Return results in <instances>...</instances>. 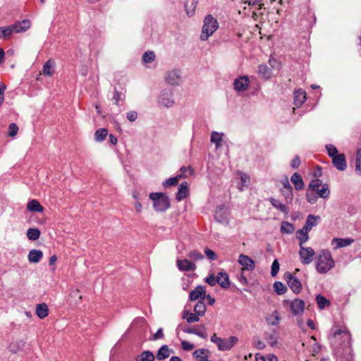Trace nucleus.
Returning <instances> with one entry per match:
<instances>
[{
  "label": "nucleus",
  "mask_w": 361,
  "mask_h": 361,
  "mask_svg": "<svg viewBox=\"0 0 361 361\" xmlns=\"http://www.w3.org/2000/svg\"><path fill=\"white\" fill-rule=\"evenodd\" d=\"M350 339V335L345 329L335 331L330 338L331 344L335 348L334 354L340 361H348L351 359Z\"/></svg>",
  "instance_id": "f257e3e1"
},
{
  "label": "nucleus",
  "mask_w": 361,
  "mask_h": 361,
  "mask_svg": "<svg viewBox=\"0 0 361 361\" xmlns=\"http://www.w3.org/2000/svg\"><path fill=\"white\" fill-rule=\"evenodd\" d=\"M335 266V262L329 250H322L316 260V270L319 274H326Z\"/></svg>",
  "instance_id": "f03ea898"
},
{
  "label": "nucleus",
  "mask_w": 361,
  "mask_h": 361,
  "mask_svg": "<svg viewBox=\"0 0 361 361\" xmlns=\"http://www.w3.org/2000/svg\"><path fill=\"white\" fill-rule=\"evenodd\" d=\"M219 27V23L217 20L212 15H207L203 20V25L202 27V32L200 35V39L206 41L211 37Z\"/></svg>",
  "instance_id": "7ed1b4c3"
},
{
  "label": "nucleus",
  "mask_w": 361,
  "mask_h": 361,
  "mask_svg": "<svg viewBox=\"0 0 361 361\" xmlns=\"http://www.w3.org/2000/svg\"><path fill=\"white\" fill-rule=\"evenodd\" d=\"M149 199L153 202V208L157 212H165L170 207V201L163 192H151Z\"/></svg>",
  "instance_id": "20e7f679"
},
{
  "label": "nucleus",
  "mask_w": 361,
  "mask_h": 361,
  "mask_svg": "<svg viewBox=\"0 0 361 361\" xmlns=\"http://www.w3.org/2000/svg\"><path fill=\"white\" fill-rule=\"evenodd\" d=\"M159 106L164 108H171L175 104L173 92L169 88H164L160 91L157 97Z\"/></svg>",
  "instance_id": "39448f33"
},
{
  "label": "nucleus",
  "mask_w": 361,
  "mask_h": 361,
  "mask_svg": "<svg viewBox=\"0 0 361 361\" xmlns=\"http://www.w3.org/2000/svg\"><path fill=\"white\" fill-rule=\"evenodd\" d=\"M285 307H288L291 313L295 316L302 314L305 302L304 300L300 298H295L294 300H285L283 302Z\"/></svg>",
  "instance_id": "423d86ee"
},
{
  "label": "nucleus",
  "mask_w": 361,
  "mask_h": 361,
  "mask_svg": "<svg viewBox=\"0 0 361 361\" xmlns=\"http://www.w3.org/2000/svg\"><path fill=\"white\" fill-rule=\"evenodd\" d=\"M165 82L171 86H178L182 82V72L178 68H174L166 73Z\"/></svg>",
  "instance_id": "0eeeda50"
},
{
  "label": "nucleus",
  "mask_w": 361,
  "mask_h": 361,
  "mask_svg": "<svg viewBox=\"0 0 361 361\" xmlns=\"http://www.w3.org/2000/svg\"><path fill=\"white\" fill-rule=\"evenodd\" d=\"M299 247L298 255L301 263L305 265L311 264L315 255L314 250L310 247H305L304 245H300Z\"/></svg>",
  "instance_id": "6e6552de"
},
{
  "label": "nucleus",
  "mask_w": 361,
  "mask_h": 361,
  "mask_svg": "<svg viewBox=\"0 0 361 361\" xmlns=\"http://www.w3.org/2000/svg\"><path fill=\"white\" fill-rule=\"evenodd\" d=\"M284 279L286 281L290 288L295 293H299L302 290V283L298 279L291 273L287 272L284 274Z\"/></svg>",
  "instance_id": "1a4fd4ad"
},
{
  "label": "nucleus",
  "mask_w": 361,
  "mask_h": 361,
  "mask_svg": "<svg viewBox=\"0 0 361 361\" xmlns=\"http://www.w3.org/2000/svg\"><path fill=\"white\" fill-rule=\"evenodd\" d=\"M238 338L235 336H232L226 338H221L218 346V349L221 351L230 350L238 343Z\"/></svg>",
  "instance_id": "9d476101"
},
{
  "label": "nucleus",
  "mask_w": 361,
  "mask_h": 361,
  "mask_svg": "<svg viewBox=\"0 0 361 361\" xmlns=\"http://www.w3.org/2000/svg\"><path fill=\"white\" fill-rule=\"evenodd\" d=\"M250 85L249 78L246 75L240 76L233 82V88L236 92H245Z\"/></svg>",
  "instance_id": "9b49d317"
},
{
  "label": "nucleus",
  "mask_w": 361,
  "mask_h": 361,
  "mask_svg": "<svg viewBox=\"0 0 361 361\" xmlns=\"http://www.w3.org/2000/svg\"><path fill=\"white\" fill-rule=\"evenodd\" d=\"M238 262L242 266L241 271H252L255 269V262L247 255L240 254Z\"/></svg>",
  "instance_id": "f8f14e48"
},
{
  "label": "nucleus",
  "mask_w": 361,
  "mask_h": 361,
  "mask_svg": "<svg viewBox=\"0 0 361 361\" xmlns=\"http://www.w3.org/2000/svg\"><path fill=\"white\" fill-rule=\"evenodd\" d=\"M216 220L223 225L227 226L229 224L228 214L222 207H218L215 212Z\"/></svg>",
  "instance_id": "ddd939ff"
},
{
  "label": "nucleus",
  "mask_w": 361,
  "mask_h": 361,
  "mask_svg": "<svg viewBox=\"0 0 361 361\" xmlns=\"http://www.w3.org/2000/svg\"><path fill=\"white\" fill-rule=\"evenodd\" d=\"M205 295V288L202 286H198L195 288V290L190 293L189 298L190 300H196L199 299H200V300H204Z\"/></svg>",
  "instance_id": "4468645a"
},
{
  "label": "nucleus",
  "mask_w": 361,
  "mask_h": 361,
  "mask_svg": "<svg viewBox=\"0 0 361 361\" xmlns=\"http://www.w3.org/2000/svg\"><path fill=\"white\" fill-rule=\"evenodd\" d=\"M334 166L339 171H344L347 168L345 157L343 154H339L332 158Z\"/></svg>",
  "instance_id": "2eb2a0df"
},
{
  "label": "nucleus",
  "mask_w": 361,
  "mask_h": 361,
  "mask_svg": "<svg viewBox=\"0 0 361 361\" xmlns=\"http://www.w3.org/2000/svg\"><path fill=\"white\" fill-rule=\"evenodd\" d=\"M354 242L352 238H334L331 240V245L334 249L337 250L341 247H344L350 245Z\"/></svg>",
  "instance_id": "dca6fc26"
},
{
  "label": "nucleus",
  "mask_w": 361,
  "mask_h": 361,
  "mask_svg": "<svg viewBox=\"0 0 361 361\" xmlns=\"http://www.w3.org/2000/svg\"><path fill=\"white\" fill-rule=\"evenodd\" d=\"M177 267L180 271H194L196 269V265L195 263L189 261L188 259H178Z\"/></svg>",
  "instance_id": "f3484780"
},
{
  "label": "nucleus",
  "mask_w": 361,
  "mask_h": 361,
  "mask_svg": "<svg viewBox=\"0 0 361 361\" xmlns=\"http://www.w3.org/2000/svg\"><path fill=\"white\" fill-rule=\"evenodd\" d=\"M13 32H24L30 27V21L29 20H23L11 25Z\"/></svg>",
  "instance_id": "a211bd4d"
},
{
  "label": "nucleus",
  "mask_w": 361,
  "mask_h": 361,
  "mask_svg": "<svg viewBox=\"0 0 361 361\" xmlns=\"http://www.w3.org/2000/svg\"><path fill=\"white\" fill-rule=\"evenodd\" d=\"M217 283L223 288H228L230 286V280L227 273L221 271L216 276Z\"/></svg>",
  "instance_id": "6ab92c4d"
},
{
  "label": "nucleus",
  "mask_w": 361,
  "mask_h": 361,
  "mask_svg": "<svg viewBox=\"0 0 361 361\" xmlns=\"http://www.w3.org/2000/svg\"><path fill=\"white\" fill-rule=\"evenodd\" d=\"M307 99L306 92L302 89H299L294 92V104L297 106H300Z\"/></svg>",
  "instance_id": "aec40b11"
},
{
  "label": "nucleus",
  "mask_w": 361,
  "mask_h": 361,
  "mask_svg": "<svg viewBox=\"0 0 361 361\" xmlns=\"http://www.w3.org/2000/svg\"><path fill=\"white\" fill-rule=\"evenodd\" d=\"M237 177L240 180L238 188L240 191H243L245 188H247L250 184V176L243 172L239 171L237 173Z\"/></svg>",
  "instance_id": "412c9836"
},
{
  "label": "nucleus",
  "mask_w": 361,
  "mask_h": 361,
  "mask_svg": "<svg viewBox=\"0 0 361 361\" xmlns=\"http://www.w3.org/2000/svg\"><path fill=\"white\" fill-rule=\"evenodd\" d=\"M188 183L186 181L181 183L176 193V200L178 201H181L188 196Z\"/></svg>",
  "instance_id": "4be33fe9"
},
{
  "label": "nucleus",
  "mask_w": 361,
  "mask_h": 361,
  "mask_svg": "<svg viewBox=\"0 0 361 361\" xmlns=\"http://www.w3.org/2000/svg\"><path fill=\"white\" fill-rule=\"evenodd\" d=\"M319 219V216L309 214L307 217L303 228L308 231H310L314 226H316L318 224V220Z\"/></svg>",
  "instance_id": "5701e85b"
},
{
  "label": "nucleus",
  "mask_w": 361,
  "mask_h": 361,
  "mask_svg": "<svg viewBox=\"0 0 361 361\" xmlns=\"http://www.w3.org/2000/svg\"><path fill=\"white\" fill-rule=\"evenodd\" d=\"M290 180L294 185L295 190H301L304 189L305 184L303 180L298 173H294L290 178Z\"/></svg>",
  "instance_id": "b1692460"
},
{
  "label": "nucleus",
  "mask_w": 361,
  "mask_h": 361,
  "mask_svg": "<svg viewBox=\"0 0 361 361\" xmlns=\"http://www.w3.org/2000/svg\"><path fill=\"white\" fill-rule=\"evenodd\" d=\"M269 202L271 204V205L276 208L277 210L281 212L282 213L285 214H288L289 213L288 208L282 203L280 200L275 199L274 197H271L269 199Z\"/></svg>",
  "instance_id": "393cba45"
},
{
  "label": "nucleus",
  "mask_w": 361,
  "mask_h": 361,
  "mask_svg": "<svg viewBox=\"0 0 361 361\" xmlns=\"http://www.w3.org/2000/svg\"><path fill=\"white\" fill-rule=\"evenodd\" d=\"M43 253L39 250H31L27 255L28 261L30 263H38L42 258Z\"/></svg>",
  "instance_id": "a878e982"
},
{
  "label": "nucleus",
  "mask_w": 361,
  "mask_h": 361,
  "mask_svg": "<svg viewBox=\"0 0 361 361\" xmlns=\"http://www.w3.org/2000/svg\"><path fill=\"white\" fill-rule=\"evenodd\" d=\"M197 4L198 0H186L185 8L188 16H192L195 14Z\"/></svg>",
  "instance_id": "bb28decb"
},
{
  "label": "nucleus",
  "mask_w": 361,
  "mask_h": 361,
  "mask_svg": "<svg viewBox=\"0 0 361 361\" xmlns=\"http://www.w3.org/2000/svg\"><path fill=\"white\" fill-rule=\"evenodd\" d=\"M35 312L39 318L44 319L48 316L49 314L48 306L45 303L38 304L36 306Z\"/></svg>",
  "instance_id": "cd10ccee"
},
{
  "label": "nucleus",
  "mask_w": 361,
  "mask_h": 361,
  "mask_svg": "<svg viewBox=\"0 0 361 361\" xmlns=\"http://www.w3.org/2000/svg\"><path fill=\"white\" fill-rule=\"evenodd\" d=\"M319 197L322 199H328L330 197L331 191L329 186L327 183L322 185V187L318 188L317 190H314Z\"/></svg>",
  "instance_id": "c85d7f7f"
},
{
  "label": "nucleus",
  "mask_w": 361,
  "mask_h": 361,
  "mask_svg": "<svg viewBox=\"0 0 361 361\" xmlns=\"http://www.w3.org/2000/svg\"><path fill=\"white\" fill-rule=\"evenodd\" d=\"M308 233H309V231L305 230L303 228L297 231L296 238L299 240V247H300V245H303V244L308 240V239H309Z\"/></svg>",
  "instance_id": "c756f323"
},
{
  "label": "nucleus",
  "mask_w": 361,
  "mask_h": 361,
  "mask_svg": "<svg viewBox=\"0 0 361 361\" xmlns=\"http://www.w3.org/2000/svg\"><path fill=\"white\" fill-rule=\"evenodd\" d=\"M170 356V349L168 345H162L157 353V358L159 360H163L168 358Z\"/></svg>",
  "instance_id": "7c9ffc66"
},
{
  "label": "nucleus",
  "mask_w": 361,
  "mask_h": 361,
  "mask_svg": "<svg viewBox=\"0 0 361 361\" xmlns=\"http://www.w3.org/2000/svg\"><path fill=\"white\" fill-rule=\"evenodd\" d=\"M27 208L30 212H42L43 207L36 200H32L27 203Z\"/></svg>",
  "instance_id": "2f4dec72"
},
{
  "label": "nucleus",
  "mask_w": 361,
  "mask_h": 361,
  "mask_svg": "<svg viewBox=\"0 0 361 361\" xmlns=\"http://www.w3.org/2000/svg\"><path fill=\"white\" fill-rule=\"evenodd\" d=\"M182 318L186 319L188 323H193L200 321V317L196 314H192L188 310H185L183 312Z\"/></svg>",
  "instance_id": "473e14b6"
},
{
  "label": "nucleus",
  "mask_w": 361,
  "mask_h": 361,
  "mask_svg": "<svg viewBox=\"0 0 361 361\" xmlns=\"http://www.w3.org/2000/svg\"><path fill=\"white\" fill-rule=\"evenodd\" d=\"M107 135L108 130L105 128H102L95 131L94 140L96 142H101L105 140Z\"/></svg>",
  "instance_id": "72a5a7b5"
},
{
  "label": "nucleus",
  "mask_w": 361,
  "mask_h": 361,
  "mask_svg": "<svg viewBox=\"0 0 361 361\" xmlns=\"http://www.w3.org/2000/svg\"><path fill=\"white\" fill-rule=\"evenodd\" d=\"M281 194L283 196L287 204H291L293 200V188L288 189H281Z\"/></svg>",
  "instance_id": "f704fd0d"
},
{
  "label": "nucleus",
  "mask_w": 361,
  "mask_h": 361,
  "mask_svg": "<svg viewBox=\"0 0 361 361\" xmlns=\"http://www.w3.org/2000/svg\"><path fill=\"white\" fill-rule=\"evenodd\" d=\"M316 302L319 309L320 310H322L324 307L329 306L331 304L329 300L326 299L324 296L319 294L316 296Z\"/></svg>",
  "instance_id": "c9c22d12"
},
{
  "label": "nucleus",
  "mask_w": 361,
  "mask_h": 361,
  "mask_svg": "<svg viewBox=\"0 0 361 361\" xmlns=\"http://www.w3.org/2000/svg\"><path fill=\"white\" fill-rule=\"evenodd\" d=\"M223 133L213 131L211 134V142L216 145V148L221 147Z\"/></svg>",
  "instance_id": "e433bc0d"
},
{
  "label": "nucleus",
  "mask_w": 361,
  "mask_h": 361,
  "mask_svg": "<svg viewBox=\"0 0 361 361\" xmlns=\"http://www.w3.org/2000/svg\"><path fill=\"white\" fill-rule=\"evenodd\" d=\"M182 176L183 175H177L175 177H171V178L166 179V180H164L162 183L163 187L167 188L178 185L179 180H180V178H181Z\"/></svg>",
  "instance_id": "4c0bfd02"
},
{
  "label": "nucleus",
  "mask_w": 361,
  "mask_h": 361,
  "mask_svg": "<svg viewBox=\"0 0 361 361\" xmlns=\"http://www.w3.org/2000/svg\"><path fill=\"white\" fill-rule=\"evenodd\" d=\"M154 355L149 350L142 351L137 357V361H154Z\"/></svg>",
  "instance_id": "58836bf2"
},
{
  "label": "nucleus",
  "mask_w": 361,
  "mask_h": 361,
  "mask_svg": "<svg viewBox=\"0 0 361 361\" xmlns=\"http://www.w3.org/2000/svg\"><path fill=\"white\" fill-rule=\"evenodd\" d=\"M305 197L307 202L310 204H316L319 198L318 195L316 194L315 192H312L311 190H309L308 188L306 191Z\"/></svg>",
  "instance_id": "ea45409f"
},
{
  "label": "nucleus",
  "mask_w": 361,
  "mask_h": 361,
  "mask_svg": "<svg viewBox=\"0 0 361 361\" xmlns=\"http://www.w3.org/2000/svg\"><path fill=\"white\" fill-rule=\"evenodd\" d=\"M183 331L187 334H195L202 338H206L207 337V334L205 331L199 330L197 329L185 328V329H183Z\"/></svg>",
  "instance_id": "a19ab883"
},
{
  "label": "nucleus",
  "mask_w": 361,
  "mask_h": 361,
  "mask_svg": "<svg viewBox=\"0 0 361 361\" xmlns=\"http://www.w3.org/2000/svg\"><path fill=\"white\" fill-rule=\"evenodd\" d=\"M207 353H208V351L206 349L200 348V349L196 350L193 353V356L195 358L200 360L201 361H202V360L208 361L209 357L207 355Z\"/></svg>",
  "instance_id": "79ce46f5"
},
{
  "label": "nucleus",
  "mask_w": 361,
  "mask_h": 361,
  "mask_svg": "<svg viewBox=\"0 0 361 361\" xmlns=\"http://www.w3.org/2000/svg\"><path fill=\"white\" fill-rule=\"evenodd\" d=\"M195 312L199 316L202 317L206 311V305L203 300H200L194 307Z\"/></svg>",
  "instance_id": "37998d69"
},
{
  "label": "nucleus",
  "mask_w": 361,
  "mask_h": 361,
  "mask_svg": "<svg viewBox=\"0 0 361 361\" xmlns=\"http://www.w3.org/2000/svg\"><path fill=\"white\" fill-rule=\"evenodd\" d=\"M258 73L264 78H269L271 75V71L267 66L262 64L258 66Z\"/></svg>",
  "instance_id": "c03bdc74"
},
{
  "label": "nucleus",
  "mask_w": 361,
  "mask_h": 361,
  "mask_svg": "<svg viewBox=\"0 0 361 361\" xmlns=\"http://www.w3.org/2000/svg\"><path fill=\"white\" fill-rule=\"evenodd\" d=\"M54 63L49 60L43 66L42 72L46 76H51L53 75Z\"/></svg>",
  "instance_id": "a18cd8bd"
},
{
  "label": "nucleus",
  "mask_w": 361,
  "mask_h": 361,
  "mask_svg": "<svg viewBox=\"0 0 361 361\" xmlns=\"http://www.w3.org/2000/svg\"><path fill=\"white\" fill-rule=\"evenodd\" d=\"M40 236V231L38 228H29L27 231V237L30 240H36Z\"/></svg>",
  "instance_id": "49530a36"
},
{
  "label": "nucleus",
  "mask_w": 361,
  "mask_h": 361,
  "mask_svg": "<svg viewBox=\"0 0 361 361\" xmlns=\"http://www.w3.org/2000/svg\"><path fill=\"white\" fill-rule=\"evenodd\" d=\"M355 173L361 176V147L356 152L355 155Z\"/></svg>",
  "instance_id": "de8ad7c7"
},
{
  "label": "nucleus",
  "mask_w": 361,
  "mask_h": 361,
  "mask_svg": "<svg viewBox=\"0 0 361 361\" xmlns=\"http://www.w3.org/2000/svg\"><path fill=\"white\" fill-rule=\"evenodd\" d=\"M281 231L283 233L290 234L294 231V226L288 221H283L281 226Z\"/></svg>",
  "instance_id": "09e8293b"
},
{
  "label": "nucleus",
  "mask_w": 361,
  "mask_h": 361,
  "mask_svg": "<svg viewBox=\"0 0 361 361\" xmlns=\"http://www.w3.org/2000/svg\"><path fill=\"white\" fill-rule=\"evenodd\" d=\"M324 184V183H323L320 179L315 178L310 181L307 188L311 190L312 192H314V190H317L320 187L322 188Z\"/></svg>",
  "instance_id": "8fccbe9b"
},
{
  "label": "nucleus",
  "mask_w": 361,
  "mask_h": 361,
  "mask_svg": "<svg viewBox=\"0 0 361 361\" xmlns=\"http://www.w3.org/2000/svg\"><path fill=\"white\" fill-rule=\"evenodd\" d=\"M274 289L276 291V293L279 295H283L287 290L286 286L282 282L280 281H276L274 283Z\"/></svg>",
  "instance_id": "3c124183"
},
{
  "label": "nucleus",
  "mask_w": 361,
  "mask_h": 361,
  "mask_svg": "<svg viewBox=\"0 0 361 361\" xmlns=\"http://www.w3.org/2000/svg\"><path fill=\"white\" fill-rule=\"evenodd\" d=\"M13 33L12 26L1 27H0V38H4L11 36Z\"/></svg>",
  "instance_id": "603ef678"
},
{
  "label": "nucleus",
  "mask_w": 361,
  "mask_h": 361,
  "mask_svg": "<svg viewBox=\"0 0 361 361\" xmlns=\"http://www.w3.org/2000/svg\"><path fill=\"white\" fill-rule=\"evenodd\" d=\"M267 321L269 324L272 326H276L279 323L280 317L279 312L275 311L268 318Z\"/></svg>",
  "instance_id": "864d4df0"
},
{
  "label": "nucleus",
  "mask_w": 361,
  "mask_h": 361,
  "mask_svg": "<svg viewBox=\"0 0 361 361\" xmlns=\"http://www.w3.org/2000/svg\"><path fill=\"white\" fill-rule=\"evenodd\" d=\"M188 257L194 261L202 260L204 258V256L197 250H192L188 252Z\"/></svg>",
  "instance_id": "5fc2aeb1"
},
{
  "label": "nucleus",
  "mask_w": 361,
  "mask_h": 361,
  "mask_svg": "<svg viewBox=\"0 0 361 361\" xmlns=\"http://www.w3.org/2000/svg\"><path fill=\"white\" fill-rule=\"evenodd\" d=\"M155 59V54L154 51H146L142 56V60L145 63H151Z\"/></svg>",
  "instance_id": "6e6d98bb"
},
{
  "label": "nucleus",
  "mask_w": 361,
  "mask_h": 361,
  "mask_svg": "<svg viewBox=\"0 0 361 361\" xmlns=\"http://www.w3.org/2000/svg\"><path fill=\"white\" fill-rule=\"evenodd\" d=\"M326 149L327 150L329 156L331 159L339 154H338V150H337L336 147H334L333 145H326Z\"/></svg>",
  "instance_id": "4d7b16f0"
},
{
  "label": "nucleus",
  "mask_w": 361,
  "mask_h": 361,
  "mask_svg": "<svg viewBox=\"0 0 361 361\" xmlns=\"http://www.w3.org/2000/svg\"><path fill=\"white\" fill-rule=\"evenodd\" d=\"M180 173L179 175H183L181 176V178H186L188 176L187 173H188L190 175L192 174L193 169L191 166H188V167L182 166L180 169Z\"/></svg>",
  "instance_id": "13d9d810"
},
{
  "label": "nucleus",
  "mask_w": 361,
  "mask_h": 361,
  "mask_svg": "<svg viewBox=\"0 0 361 361\" xmlns=\"http://www.w3.org/2000/svg\"><path fill=\"white\" fill-rule=\"evenodd\" d=\"M279 271V263L277 259H274L271 264V275L276 276Z\"/></svg>",
  "instance_id": "bf43d9fd"
},
{
  "label": "nucleus",
  "mask_w": 361,
  "mask_h": 361,
  "mask_svg": "<svg viewBox=\"0 0 361 361\" xmlns=\"http://www.w3.org/2000/svg\"><path fill=\"white\" fill-rule=\"evenodd\" d=\"M18 132V127L14 123H12L8 126V135L11 137H14Z\"/></svg>",
  "instance_id": "052dcab7"
},
{
  "label": "nucleus",
  "mask_w": 361,
  "mask_h": 361,
  "mask_svg": "<svg viewBox=\"0 0 361 361\" xmlns=\"http://www.w3.org/2000/svg\"><path fill=\"white\" fill-rule=\"evenodd\" d=\"M164 336V333H163V329L162 328H159L157 331V332L152 336L150 340H152V341H157V340L163 338Z\"/></svg>",
  "instance_id": "680f3d73"
},
{
  "label": "nucleus",
  "mask_w": 361,
  "mask_h": 361,
  "mask_svg": "<svg viewBox=\"0 0 361 361\" xmlns=\"http://www.w3.org/2000/svg\"><path fill=\"white\" fill-rule=\"evenodd\" d=\"M181 347L184 350H191L194 348V345L188 341H183L181 342Z\"/></svg>",
  "instance_id": "e2e57ef3"
},
{
  "label": "nucleus",
  "mask_w": 361,
  "mask_h": 361,
  "mask_svg": "<svg viewBox=\"0 0 361 361\" xmlns=\"http://www.w3.org/2000/svg\"><path fill=\"white\" fill-rule=\"evenodd\" d=\"M112 99L114 100V104L118 105V102L122 99L121 93L119 92L118 91H117L116 90H115L114 92V95H113Z\"/></svg>",
  "instance_id": "0e129e2a"
},
{
  "label": "nucleus",
  "mask_w": 361,
  "mask_h": 361,
  "mask_svg": "<svg viewBox=\"0 0 361 361\" xmlns=\"http://www.w3.org/2000/svg\"><path fill=\"white\" fill-rule=\"evenodd\" d=\"M204 252H205L207 257L209 259L215 260L216 259V255L213 250L207 248V249H205Z\"/></svg>",
  "instance_id": "69168bd1"
},
{
  "label": "nucleus",
  "mask_w": 361,
  "mask_h": 361,
  "mask_svg": "<svg viewBox=\"0 0 361 361\" xmlns=\"http://www.w3.org/2000/svg\"><path fill=\"white\" fill-rule=\"evenodd\" d=\"M205 281L211 286H214L217 283L216 276L214 274L209 275L205 280Z\"/></svg>",
  "instance_id": "338daca9"
},
{
  "label": "nucleus",
  "mask_w": 361,
  "mask_h": 361,
  "mask_svg": "<svg viewBox=\"0 0 361 361\" xmlns=\"http://www.w3.org/2000/svg\"><path fill=\"white\" fill-rule=\"evenodd\" d=\"M137 118V113L135 111H130L127 113V118L129 121L133 122Z\"/></svg>",
  "instance_id": "774afa93"
}]
</instances>
